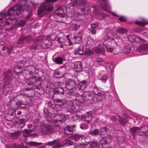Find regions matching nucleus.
Here are the masks:
<instances>
[{
    "label": "nucleus",
    "instance_id": "obj_41",
    "mask_svg": "<svg viewBox=\"0 0 148 148\" xmlns=\"http://www.w3.org/2000/svg\"><path fill=\"white\" fill-rule=\"evenodd\" d=\"M55 62L58 64H61L63 62L62 59L60 57H58L56 58L55 59Z\"/></svg>",
    "mask_w": 148,
    "mask_h": 148
},
{
    "label": "nucleus",
    "instance_id": "obj_25",
    "mask_svg": "<svg viewBox=\"0 0 148 148\" xmlns=\"http://www.w3.org/2000/svg\"><path fill=\"white\" fill-rule=\"evenodd\" d=\"M79 90H80L81 89V90H83L87 86V82L85 80L82 81L79 83Z\"/></svg>",
    "mask_w": 148,
    "mask_h": 148
},
{
    "label": "nucleus",
    "instance_id": "obj_36",
    "mask_svg": "<svg viewBox=\"0 0 148 148\" xmlns=\"http://www.w3.org/2000/svg\"><path fill=\"white\" fill-rule=\"evenodd\" d=\"M99 133V131L97 129H95L93 130L90 131L89 134L91 135L96 136L98 135Z\"/></svg>",
    "mask_w": 148,
    "mask_h": 148
},
{
    "label": "nucleus",
    "instance_id": "obj_29",
    "mask_svg": "<svg viewBox=\"0 0 148 148\" xmlns=\"http://www.w3.org/2000/svg\"><path fill=\"white\" fill-rule=\"evenodd\" d=\"M27 148L26 147H22L20 145H18L16 144H12L11 146L7 145L5 146V148Z\"/></svg>",
    "mask_w": 148,
    "mask_h": 148
},
{
    "label": "nucleus",
    "instance_id": "obj_34",
    "mask_svg": "<svg viewBox=\"0 0 148 148\" xmlns=\"http://www.w3.org/2000/svg\"><path fill=\"white\" fill-rule=\"evenodd\" d=\"M56 14L58 15L61 17H63L64 16V12L61 8H60L56 12Z\"/></svg>",
    "mask_w": 148,
    "mask_h": 148
},
{
    "label": "nucleus",
    "instance_id": "obj_17",
    "mask_svg": "<svg viewBox=\"0 0 148 148\" xmlns=\"http://www.w3.org/2000/svg\"><path fill=\"white\" fill-rule=\"evenodd\" d=\"M82 34L80 32H79L77 34H75L73 37V39L75 43H79L82 42Z\"/></svg>",
    "mask_w": 148,
    "mask_h": 148
},
{
    "label": "nucleus",
    "instance_id": "obj_27",
    "mask_svg": "<svg viewBox=\"0 0 148 148\" xmlns=\"http://www.w3.org/2000/svg\"><path fill=\"white\" fill-rule=\"evenodd\" d=\"M33 131V130L31 129L28 130L27 129H25L23 131V136L25 137H28L29 136V133L32 132Z\"/></svg>",
    "mask_w": 148,
    "mask_h": 148
},
{
    "label": "nucleus",
    "instance_id": "obj_39",
    "mask_svg": "<svg viewBox=\"0 0 148 148\" xmlns=\"http://www.w3.org/2000/svg\"><path fill=\"white\" fill-rule=\"evenodd\" d=\"M107 130V128L106 127H103L101 128L100 130V135H104L106 134Z\"/></svg>",
    "mask_w": 148,
    "mask_h": 148
},
{
    "label": "nucleus",
    "instance_id": "obj_63",
    "mask_svg": "<svg viewBox=\"0 0 148 148\" xmlns=\"http://www.w3.org/2000/svg\"><path fill=\"white\" fill-rule=\"evenodd\" d=\"M2 49L3 51H7V48L5 47H4L2 48Z\"/></svg>",
    "mask_w": 148,
    "mask_h": 148
},
{
    "label": "nucleus",
    "instance_id": "obj_22",
    "mask_svg": "<svg viewBox=\"0 0 148 148\" xmlns=\"http://www.w3.org/2000/svg\"><path fill=\"white\" fill-rule=\"evenodd\" d=\"M89 113V112H87L86 114L82 117L84 119V121L87 122L88 123L91 121L92 119V116Z\"/></svg>",
    "mask_w": 148,
    "mask_h": 148
},
{
    "label": "nucleus",
    "instance_id": "obj_4",
    "mask_svg": "<svg viewBox=\"0 0 148 148\" xmlns=\"http://www.w3.org/2000/svg\"><path fill=\"white\" fill-rule=\"evenodd\" d=\"M148 126L142 127L141 128L137 127H134L130 129V131L132 134L134 135L136 134L139 136H147L148 139Z\"/></svg>",
    "mask_w": 148,
    "mask_h": 148
},
{
    "label": "nucleus",
    "instance_id": "obj_16",
    "mask_svg": "<svg viewBox=\"0 0 148 148\" xmlns=\"http://www.w3.org/2000/svg\"><path fill=\"white\" fill-rule=\"evenodd\" d=\"M75 127V125H67L64 129L65 131L64 133L68 135L72 134Z\"/></svg>",
    "mask_w": 148,
    "mask_h": 148
},
{
    "label": "nucleus",
    "instance_id": "obj_42",
    "mask_svg": "<svg viewBox=\"0 0 148 148\" xmlns=\"http://www.w3.org/2000/svg\"><path fill=\"white\" fill-rule=\"evenodd\" d=\"M107 77L106 75H104L100 77V79L103 82H106L107 79Z\"/></svg>",
    "mask_w": 148,
    "mask_h": 148
},
{
    "label": "nucleus",
    "instance_id": "obj_31",
    "mask_svg": "<svg viewBox=\"0 0 148 148\" xmlns=\"http://www.w3.org/2000/svg\"><path fill=\"white\" fill-rule=\"evenodd\" d=\"M127 32V31L126 29H125L123 28H121L117 29L116 34L117 35L119 33H120L121 34H126Z\"/></svg>",
    "mask_w": 148,
    "mask_h": 148
},
{
    "label": "nucleus",
    "instance_id": "obj_11",
    "mask_svg": "<svg viewBox=\"0 0 148 148\" xmlns=\"http://www.w3.org/2000/svg\"><path fill=\"white\" fill-rule=\"evenodd\" d=\"M110 139L108 137H103L100 140V143L102 147L103 148L108 147L110 144Z\"/></svg>",
    "mask_w": 148,
    "mask_h": 148
},
{
    "label": "nucleus",
    "instance_id": "obj_20",
    "mask_svg": "<svg viewBox=\"0 0 148 148\" xmlns=\"http://www.w3.org/2000/svg\"><path fill=\"white\" fill-rule=\"evenodd\" d=\"M148 50V44H144L138 46L136 49V51H146Z\"/></svg>",
    "mask_w": 148,
    "mask_h": 148
},
{
    "label": "nucleus",
    "instance_id": "obj_9",
    "mask_svg": "<svg viewBox=\"0 0 148 148\" xmlns=\"http://www.w3.org/2000/svg\"><path fill=\"white\" fill-rule=\"evenodd\" d=\"M99 2L101 8L106 12H109L111 7L107 0H97Z\"/></svg>",
    "mask_w": 148,
    "mask_h": 148
},
{
    "label": "nucleus",
    "instance_id": "obj_37",
    "mask_svg": "<svg viewBox=\"0 0 148 148\" xmlns=\"http://www.w3.org/2000/svg\"><path fill=\"white\" fill-rule=\"evenodd\" d=\"M63 143L64 144L70 146L73 145V142L68 139H65L63 140Z\"/></svg>",
    "mask_w": 148,
    "mask_h": 148
},
{
    "label": "nucleus",
    "instance_id": "obj_52",
    "mask_svg": "<svg viewBox=\"0 0 148 148\" xmlns=\"http://www.w3.org/2000/svg\"><path fill=\"white\" fill-rule=\"evenodd\" d=\"M89 30L90 33L93 34H95L96 33V29H90Z\"/></svg>",
    "mask_w": 148,
    "mask_h": 148
},
{
    "label": "nucleus",
    "instance_id": "obj_51",
    "mask_svg": "<svg viewBox=\"0 0 148 148\" xmlns=\"http://www.w3.org/2000/svg\"><path fill=\"white\" fill-rule=\"evenodd\" d=\"M13 47H10V48H7V53L9 54L11 53L12 50L13 49Z\"/></svg>",
    "mask_w": 148,
    "mask_h": 148
},
{
    "label": "nucleus",
    "instance_id": "obj_13",
    "mask_svg": "<svg viewBox=\"0 0 148 148\" xmlns=\"http://www.w3.org/2000/svg\"><path fill=\"white\" fill-rule=\"evenodd\" d=\"M45 145L50 146L54 145L53 148H60L61 147L58 139H56L52 141L48 142L46 143Z\"/></svg>",
    "mask_w": 148,
    "mask_h": 148
},
{
    "label": "nucleus",
    "instance_id": "obj_60",
    "mask_svg": "<svg viewBox=\"0 0 148 148\" xmlns=\"http://www.w3.org/2000/svg\"><path fill=\"white\" fill-rule=\"evenodd\" d=\"M58 89H56L54 90V94H60V92L58 91Z\"/></svg>",
    "mask_w": 148,
    "mask_h": 148
},
{
    "label": "nucleus",
    "instance_id": "obj_6",
    "mask_svg": "<svg viewBox=\"0 0 148 148\" xmlns=\"http://www.w3.org/2000/svg\"><path fill=\"white\" fill-rule=\"evenodd\" d=\"M112 32H108L106 36L104 38V40L103 43V45L107 49V51L108 52H112L114 50V48L110 47L107 44V43H110L108 41L109 40H114V38L117 37L116 36H113V35L112 33ZM117 38L119 37V36L117 37Z\"/></svg>",
    "mask_w": 148,
    "mask_h": 148
},
{
    "label": "nucleus",
    "instance_id": "obj_33",
    "mask_svg": "<svg viewBox=\"0 0 148 148\" xmlns=\"http://www.w3.org/2000/svg\"><path fill=\"white\" fill-rule=\"evenodd\" d=\"M55 39V36L53 34H52L46 37L45 39V40H44V42L45 41H47V40H48L49 41H50L51 40H54Z\"/></svg>",
    "mask_w": 148,
    "mask_h": 148
},
{
    "label": "nucleus",
    "instance_id": "obj_45",
    "mask_svg": "<svg viewBox=\"0 0 148 148\" xmlns=\"http://www.w3.org/2000/svg\"><path fill=\"white\" fill-rule=\"evenodd\" d=\"M134 42H140L142 41L143 39L139 36L135 35Z\"/></svg>",
    "mask_w": 148,
    "mask_h": 148
},
{
    "label": "nucleus",
    "instance_id": "obj_64",
    "mask_svg": "<svg viewBox=\"0 0 148 148\" xmlns=\"http://www.w3.org/2000/svg\"><path fill=\"white\" fill-rule=\"evenodd\" d=\"M18 95H17L15 97H12L11 99V101H14L15 100V99H16V97Z\"/></svg>",
    "mask_w": 148,
    "mask_h": 148
},
{
    "label": "nucleus",
    "instance_id": "obj_32",
    "mask_svg": "<svg viewBox=\"0 0 148 148\" xmlns=\"http://www.w3.org/2000/svg\"><path fill=\"white\" fill-rule=\"evenodd\" d=\"M20 133V132L19 131L14 133H11L10 134L9 136L12 139L16 138L18 136Z\"/></svg>",
    "mask_w": 148,
    "mask_h": 148
},
{
    "label": "nucleus",
    "instance_id": "obj_5",
    "mask_svg": "<svg viewBox=\"0 0 148 148\" xmlns=\"http://www.w3.org/2000/svg\"><path fill=\"white\" fill-rule=\"evenodd\" d=\"M45 1L41 5L40 8L38 10V14L41 13L46 10L47 11H50L52 10L53 7L50 6L49 2L53 3L57 0H45Z\"/></svg>",
    "mask_w": 148,
    "mask_h": 148
},
{
    "label": "nucleus",
    "instance_id": "obj_28",
    "mask_svg": "<svg viewBox=\"0 0 148 148\" xmlns=\"http://www.w3.org/2000/svg\"><path fill=\"white\" fill-rule=\"evenodd\" d=\"M26 21L25 20H20L16 21V25L18 27H21L23 26L25 24Z\"/></svg>",
    "mask_w": 148,
    "mask_h": 148
},
{
    "label": "nucleus",
    "instance_id": "obj_47",
    "mask_svg": "<svg viewBox=\"0 0 148 148\" xmlns=\"http://www.w3.org/2000/svg\"><path fill=\"white\" fill-rule=\"evenodd\" d=\"M131 50L132 49L130 48V47H128L127 48L125 49L123 51L124 53L127 54H128L131 52Z\"/></svg>",
    "mask_w": 148,
    "mask_h": 148
},
{
    "label": "nucleus",
    "instance_id": "obj_24",
    "mask_svg": "<svg viewBox=\"0 0 148 148\" xmlns=\"http://www.w3.org/2000/svg\"><path fill=\"white\" fill-rule=\"evenodd\" d=\"M89 144V148H99V143L96 141L90 142Z\"/></svg>",
    "mask_w": 148,
    "mask_h": 148
},
{
    "label": "nucleus",
    "instance_id": "obj_40",
    "mask_svg": "<svg viewBox=\"0 0 148 148\" xmlns=\"http://www.w3.org/2000/svg\"><path fill=\"white\" fill-rule=\"evenodd\" d=\"M135 35H131L127 37V38L131 42H134V39H135Z\"/></svg>",
    "mask_w": 148,
    "mask_h": 148
},
{
    "label": "nucleus",
    "instance_id": "obj_30",
    "mask_svg": "<svg viewBox=\"0 0 148 148\" xmlns=\"http://www.w3.org/2000/svg\"><path fill=\"white\" fill-rule=\"evenodd\" d=\"M82 136V135H74L71 136V138L75 141H77L79 140Z\"/></svg>",
    "mask_w": 148,
    "mask_h": 148
},
{
    "label": "nucleus",
    "instance_id": "obj_15",
    "mask_svg": "<svg viewBox=\"0 0 148 148\" xmlns=\"http://www.w3.org/2000/svg\"><path fill=\"white\" fill-rule=\"evenodd\" d=\"M74 69L76 72H79L82 71V64L81 61L75 62L74 63Z\"/></svg>",
    "mask_w": 148,
    "mask_h": 148
},
{
    "label": "nucleus",
    "instance_id": "obj_43",
    "mask_svg": "<svg viewBox=\"0 0 148 148\" xmlns=\"http://www.w3.org/2000/svg\"><path fill=\"white\" fill-rule=\"evenodd\" d=\"M98 23H93L91 25V29H96L98 27Z\"/></svg>",
    "mask_w": 148,
    "mask_h": 148
},
{
    "label": "nucleus",
    "instance_id": "obj_50",
    "mask_svg": "<svg viewBox=\"0 0 148 148\" xmlns=\"http://www.w3.org/2000/svg\"><path fill=\"white\" fill-rule=\"evenodd\" d=\"M136 24L140 25L142 26H144L145 25L144 22L141 21H136L135 22Z\"/></svg>",
    "mask_w": 148,
    "mask_h": 148
},
{
    "label": "nucleus",
    "instance_id": "obj_8",
    "mask_svg": "<svg viewBox=\"0 0 148 148\" xmlns=\"http://www.w3.org/2000/svg\"><path fill=\"white\" fill-rule=\"evenodd\" d=\"M87 92H85L82 93L80 97H78L76 99L75 102L77 105L80 106L83 105L85 102L86 97H87L88 98Z\"/></svg>",
    "mask_w": 148,
    "mask_h": 148
},
{
    "label": "nucleus",
    "instance_id": "obj_26",
    "mask_svg": "<svg viewBox=\"0 0 148 148\" xmlns=\"http://www.w3.org/2000/svg\"><path fill=\"white\" fill-rule=\"evenodd\" d=\"M53 102L56 107L58 106L60 107H61L64 105L63 101L60 99H56L54 100Z\"/></svg>",
    "mask_w": 148,
    "mask_h": 148
},
{
    "label": "nucleus",
    "instance_id": "obj_35",
    "mask_svg": "<svg viewBox=\"0 0 148 148\" xmlns=\"http://www.w3.org/2000/svg\"><path fill=\"white\" fill-rule=\"evenodd\" d=\"M86 43L88 47L93 46L95 45L94 40L91 38H89L87 40Z\"/></svg>",
    "mask_w": 148,
    "mask_h": 148
},
{
    "label": "nucleus",
    "instance_id": "obj_49",
    "mask_svg": "<svg viewBox=\"0 0 148 148\" xmlns=\"http://www.w3.org/2000/svg\"><path fill=\"white\" fill-rule=\"evenodd\" d=\"M58 91L60 92V94H62V95L64 94V90L63 88L62 87H60L58 88Z\"/></svg>",
    "mask_w": 148,
    "mask_h": 148
},
{
    "label": "nucleus",
    "instance_id": "obj_62",
    "mask_svg": "<svg viewBox=\"0 0 148 148\" xmlns=\"http://www.w3.org/2000/svg\"><path fill=\"white\" fill-rule=\"evenodd\" d=\"M44 112H45V114L46 115L47 114L48 112L47 109H44Z\"/></svg>",
    "mask_w": 148,
    "mask_h": 148
},
{
    "label": "nucleus",
    "instance_id": "obj_12",
    "mask_svg": "<svg viewBox=\"0 0 148 148\" xmlns=\"http://www.w3.org/2000/svg\"><path fill=\"white\" fill-rule=\"evenodd\" d=\"M44 128H42V132L45 134H50L53 131V127L52 125H45Z\"/></svg>",
    "mask_w": 148,
    "mask_h": 148
},
{
    "label": "nucleus",
    "instance_id": "obj_19",
    "mask_svg": "<svg viewBox=\"0 0 148 148\" xmlns=\"http://www.w3.org/2000/svg\"><path fill=\"white\" fill-rule=\"evenodd\" d=\"M32 38L30 35L26 36H23L20 38L18 42L20 44H22L24 41L29 42L32 39Z\"/></svg>",
    "mask_w": 148,
    "mask_h": 148
},
{
    "label": "nucleus",
    "instance_id": "obj_18",
    "mask_svg": "<svg viewBox=\"0 0 148 148\" xmlns=\"http://www.w3.org/2000/svg\"><path fill=\"white\" fill-rule=\"evenodd\" d=\"M56 116L58 118V119L54 120L53 122L54 124L58 122H60L61 123H63L66 119L65 117L62 114L60 115H56ZM55 125L56 126L55 124Z\"/></svg>",
    "mask_w": 148,
    "mask_h": 148
},
{
    "label": "nucleus",
    "instance_id": "obj_44",
    "mask_svg": "<svg viewBox=\"0 0 148 148\" xmlns=\"http://www.w3.org/2000/svg\"><path fill=\"white\" fill-rule=\"evenodd\" d=\"M88 125L84 123H82L80 124V128L82 130H85L88 127Z\"/></svg>",
    "mask_w": 148,
    "mask_h": 148
},
{
    "label": "nucleus",
    "instance_id": "obj_55",
    "mask_svg": "<svg viewBox=\"0 0 148 148\" xmlns=\"http://www.w3.org/2000/svg\"><path fill=\"white\" fill-rule=\"evenodd\" d=\"M120 123L123 125L125 124V119H121L120 121Z\"/></svg>",
    "mask_w": 148,
    "mask_h": 148
},
{
    "label": "nucleus",
    "instance_id": "obj_38",
    "mask_svg": "<svg viewBox=\"0 0 148 148\" xmlns=\"http://www.w3.org/2000/svg\"><path fill=\"white\" fill-rule=\"evenodd\" d=\"M42 144L41 143H37L33 141H31L28 143V144L31 146H36Z\"/></svg>",
    "mask_w": 148,
    "mask_h": 148
},
{
    "label": "nucleus",
    "instance_id": "obj_48",
    "mask_svg": "<svg viewBox=\"0 0 148 148\" xmlns=\"http://www.w3.org/2000/svg\"><path fill=\"white\" fill-rule=\"evenodd\" d=\"M119 19L121 22H124L127 21V18L126 17L123 16H121L119 18Z\"/></svg>",
    "mask_w": 148,
    "mask_h": 148
},
{
    "label": "nucleus",
    "instance_id": "obj_21",
    "mask_svg": "<svg viewBox=\"0 0 148 148\" xmlns=\"http://www.w3.org/2000/svg\"><path fill=\"white\" fill-rule=\"evenodd\" d=\"M27 120L23 119H21L18 121H16L15 122V125H18L19 127L22 128L24 126L25 122Z\"/></svg>",
    "mask_w": 148,
    "mask_h": 148
},
{
    "label": "nucleus",
    "instance_id": "obj_14",
    "mask_svg": "<svg viewBox=\"0 0 148 148\" xmlns=\"http://www.w3.org/2000/svg\"><path fill=\"white\" fill-rule=\"evenodd\" d=\"M66 88L69 90L73 89L75 87V84L74 80L71 79L67 80L66 82Z\"/></svg>",
    "mask_w": 148,
    "mask_h": 148
},
{
    "label": "nucleus",
    "instance_id": "obj_61",
    "mask_svg": "<svg viewBox=\"0 0 148 148\" xmlns=\"http://www.w3.org/2000/svg\"><path fill=\"white\" fill-rule=\"evenodd\" d=\"M111 119L113 121H114L116 120V118L115 116H112L111 118Z\"/></svg>",
    "mask_w": 148,
    "mask_h": 148
},
{
    "label": "nucleus",
    "instance_id": "obj_59",
    "mask_svg": "<svg viewBox=\"0 0 148 148\" xmlns=\"http://www.w3.org/2000/svg\"><path fill=\"white\" fill-rule=\"evenodd\" d=\"M90 54V51L88 50H86L85 51V54L86 55H89Z\"/></svg>",
    "mask_w": 148,
    "mask_h": 148
},
{
    "label": "nucleus",
    "instance_id": "obj_2",
    "mask_svg": "<svg viewBox=\"0 0 148 148\" xmlns=\"http://www.w3.org/2000/svg\"><path fill=\"white\" fill-rule=\"evenodd\" d=\"M11 71V69H9L7 71L4 72L3 73L4 77L3 82L4 83V85L3 87L2 93L5 96L7 95L9 91L12 90V85L10 83L14 78L12 76Z\"/></svg>",
    "mask_w": 148,
    "mask_h": 148
},
{
    "label": "nucleus",
    "instance_id": "obj_54",
    "mask_svg": "<svg viewBox=\"0 0 148 148\" xmlns=\"http://www.w3.org/2000/svg\"><path fill=\"white\" fill-rule=\"evenodd\" d=\"M17 67H16L14 68V72H15V74L18 76V75H20L21 74V72H17L16 71V70L17 69Z\"/></svg>",
    "mask_w": 148,
    "mask_h": 148
},
{
    "label": "nucleus",
    "instance_id": "obj_23",
    "mask_svg": "<svg viewBox=\"0 0 148 148\" xmlns=\"http://www.w3.org/2000/svg\"><path fill=\"white\" fill-rule=\"evenodd\" d=\"M83 53V45H80L79 48L75 50L74 52L75 55H82Z\"/></svg>",
    "mask_w": 148,
    "mask_h": 148
},
{
    "label": "nucleus",
    "instance_id": "obj_57",
    "mask_svg": "<svg viewBox=\"0 0 148 148\" xmlns=\"http://www.w3.org/2000/svg\"><path fill=\"white\" fill-rule=\"evenodd\" d=\"M16 104L17 106H21L23 104V103L22 101H19L16 103Z\"/></svg>",
    "mask_w": 148,
    "mask_h": 148
},
{
    "label": "nucleus",
    "instance_id": "obj_46",
    "mask_svg": "<svg viewBox=\"0 0 148 148\" xmlns=\"http://www.w3.org/2000/svg\"><path fill=\"white\" fill-rule=\"evenodd\" d=\"M96 61L97 62L99 63L101 65H103L105 63L104 61L102 60L101 58H97Z\"/></svg>",
    "mask_w": 148,
    "mask_h": 148
},
{
    "label": "nucleus",
    "instance_id": "obj_1",
    "mask_svg": "<svg viewBox=\"0 0 148 148\" xmlns=\"http://www.w3.org/2000/svg\"><path fill=\"white\" fill-rule=\"evenodd\" d=\"M25 4V1H21L18 4L9 9L7 13H4L3 14H0V21L2 20L3 17L5 19H8L13 14L18 15L19 13L24 11Z\"/></svg>",
    "mask_w": 148,
    "mask_h": 148
},
{
    "label": "nucleus",
    "instance_id": "obj_56",
    "mask_svg": "<svg viewBox=\"0 0 148 148\" xmlns=\"http://www.w3.org/2000/svg\"><path fill=\"white\" fill-rule=\"evenodd\" d=\"M103 51V49H101L98 48L97 49L96 52L98 53H101Z\"/></svg>",
    "mask_w": 148,
    "mask_h": 148
},
{
    "label": "nucleus",
    "instance_id": "obj_10",
    "mask_svg": "<svg viewBox=\"0 0 148 148\" xmlns=\"http://www.w3.org/2000/svg\"><path fill=\"white\" fill-rule=\"evenodd\" d=\"M28 74L26 75V78L30 82L31 84H33L34 82L39 81L41 79L40 77H37L34 76H32L30 77H28L29 75L32 76L33 74V72L30 71L28 72Z\"/></svg>",
    "mask_w": 148,
    "mask_h": 148
},
{
    "label": "nucleus",
    "instance_id": "obj_53",
    "mask_svg": "<svg viewBox=\"0 0 148 148\" xmlns=\"http://www.w3.org/2000/svg\"><path fill=\"white\" fill-rule=\"evenodd\" d=\"M70 106H69L68 108L71 110H73V109L74 108L73 106V104L72 103L71 101L70 102Z\"/></svg>",
    "mask_w": 148,
    "mask_h": 148
},
{
    "label": "nucleus",
    "instance_id": "obj_7",
    "mask_svg": "<svg viewBox=\"0 0 148 148\" xmlns=\"http://www.w3.org/2000/svg\"><path fill=\"white\" fill-rule=\"evenodd\" d=\"M86 3V2L85 1L82 0H75L74 3H70L68 4L66 8L67 9H69L70 10H72L74 8V7H81Z\"/></svg>",
    "mask_w": 148,
    "mask_h": 148
},
{
    "label": "nucleus",
    "instance_id": "obj_58",
    "mask_svg": "<svg viewBox=\"0 0 148 148\" xmlns=\"http://www.w3.org/2000/svg\"><path fill=\"white\" fill-rule=\"evenodd\" d=\"M73 26L74 27H75V31H77L78 29V28H79V27L80 26L79 25H77L76 24H74L73 25Z\"/></svg>",
    "mask_w": 148,
    "mask_h": 148
},
{
    "label": "nucleus",
    "instance_id": "obj_3",
    "mask_svg": "<svg viewBox=\"0 0 148 148\" xmlns=\"http://www.w3.org/2000/svg\"><path fill=\"white\" fill-rule=\"evenodd\" d=\"M92 92H87L88 98V99L90 103H92L94 101V98L99 101H101L105 98V95L104 92L99 89L97 86L93 87Z\"/></svg>",
    "mask_w": 148,
    "mask_h": 148
}]
</instances>
